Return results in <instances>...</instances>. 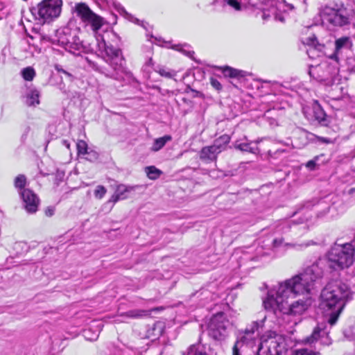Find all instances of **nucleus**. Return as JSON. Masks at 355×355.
Masks as SVG:
<instances>
[{"instance_id":"1","label":"nucleus","mask_w":355,"mask_h":355,"mask_svg":"<svg viewBox=\"0 0 355 355\" xmlns=\"http://www.w3.org/2000/svg\"><path fill=\"white\" fill-rule=\"evenodd\" d=\"M95 37V44H85L80 40L76 29L64 27L58 31V41L60 46L74 55H80L82 53H92L96 49L101 53H104L103 60L112 69L105 73L107 77L119 80L123 78L124 74H129L123 66L124 59L121 50L107 44L103 35H98Z\"/></svg>"},{"instance_id":"2","label":"nucleus","mask_w":355,"mask_h":355,"mask_svg":"<svg viewBox=\"0 0 355 355\" xmlns=\"http://www.w3.org/2000/svg\"><path fill=\"white\" fill-rule=\"evenodd\" d=\"M352 298L349 287L340 280H332L325 286L320 293V306L324 312L325 320L334 325L347 302Z\"/></svg>"},{"instance_id":"3","label":"nucleus","mask_w":355,"mask_h":355,"mask_svg":"<svg viewBox=\"0 0 355 355\" xmlns=\"http://www.w3.org/2000/svg\"><path fill=\"white\" fill-rule=\"evenodd\" d=\"M322 275L323 270L320 263L315 262L306 268L302 272L279 283L277 288L272 291L275 296L308 297L311 291L314 288L315 282L322 278Z\"/></svg>"},{"instance_id":"4","label":"nucleus","mask_w":355,"mask_h":355,"mask_svg":"<svg viewBox=\"0 0 355 355\" xmlns=\"http://www.w3.org/2000/svg\"><path fill=\"white\" fill-rule=\"evenodd\" d=\"M291 297L275 296L272 291L268 292L267 297L263 300V305L265 309L277 314V312L284 314L300 315L304 313L310 305L309 297H302L295 302H289Z\"/></svg>"},{"instance_id":"5","label":"nucleus","mask_w":355,"mask_h":355,"mask_svg":"<svg viewBox=\"0 0 355 355\" xmlns=\"http://www.w3.org/2000/svg\"><path fill=\"white\" fill-rule=\"evenodd\" d=\"M355 249L349 243L334 245L328 253L329 267L335 270L349 268L354 262Z\"/></svg>"},{"instance_id":"6","label":"nucleus","mask_w":355,"mask_h":355,"mask_svg":"<svg viewBox=\"0 0 355 355\" xmlns=\"http://www.w3.org/2000/svg\"><path fill=\"white\" fill-rule=\"evenodd\" d=\"M320 14L323 23L343 26L349 23L347 8L341 1H330L321 7Z\"/></svg>"},{"instance_id":"7","label":"nucleus","mask_w":355,"mask_h":355,"mask_svg":"<svg viewBox=\"0 0 355 355\" xmlns=\"http://www.w3.org/2000/svg\"><path fill=\"white\" fill-rule=\"evenodd\" d=\"M62 6V0H42L32 7L31 12L35 19L42 22L50 21L60 15Z\"/></svg>"},{"instance_id":"8","label":"nucleus","mask_w":355,"mask_h":355,"mask_svg":"<svg viewBox=\"0 0 355 355\" xmlns=\"http://www.w3.org/2000/svg\"><path fill=\"white\" fill-rule=\"evenodd\" d=\"M231 326L230 320L223 312L214 315L207 324L208 335L214 340H224L228 335V329Z\"/></svg>"},{"instance_id":"9","label":"nucleus","mask_w":355,"mask_h":355,"mask_svg":"<svg viewBox=\"0 0 355 355\" xmlns=\"http://www.w3.org/2000/svg\"><path fill=\"white\" fill-rule=\"evenodd\" d=\"M73 12L85 26H89L96 32L103 24V19L94 13L85 3H76L73 8Z\"/></svg>"},{"instance_id":"10","label":"nucleus","mask_w":355,"mask_h":355,"mask_svg":"<svg viewBox=\"0 0 355 355\" xmlns=\"http://www.w3.org/2000/svg\"><path fill=\"white\" fill-rule=\"evenodd\" d=\"M266 317L261 321H254L249 326H248L243 331H240L239 338L234 343L232 348V355H241L239 351V347L243 344H248L251 340L254 338V334L256 332L259 334V329L263 327V322Z\"/></svg>"},{"instance_id":"11","label":"nucleus","mask_w":355,"mask_h":355,"mask_svg":"<svg viewBox=\"0 0 355 355\" xmlns=\"http://www.w3.org/2000/svg\"><path fill=\"white\" fill-rule=\"evenodd\" d=\"M303 113L311 123H317L323 126L328 125L329 120L327 114L318 102H315L311 107L304 108Z\"/></svg>"},{"instance_id":"12","label":"nucleus","mask_w":355,"mask_h":355,"mask_svg":"<svg viewBox=\"0 0 355 355\" xmlns=\"http://www.w3.org/2000/svg\"><path fill=\"white\" fill-rule=\"evenodd\" d=\"M284 349L282 343L271 338L261 342L257 355H282Z\"/></svg>"},{"instance_id":"13","label":"nucleus","mask_w":355,"mask_h":355,"mask_svg":"<svg viewBox=\"0 0 355 355\" xmlns=\"http://www.w3.org/2000/svg\"><path fill=\"white\" fill-rule=\"evenodd\" d=\"M24 203V207L28 214H34L37 211L40 199L33 191L26 189L19 191Z\"/></svg>"},{"instance_id":"14","label":"nucleus","mask_w":355,"mask_h":355,"mask_svg":"<svg viewBox=\"0 0 355 355\" xmlns=\"http://www.w3.org/2000/svg\"><path fill=\"white\" fill-rule=\"evenodd\" d=\"M320 340L321 344L329 345L331 344V339L329 336V331L325 324H319L313 330L312 334L306 338V341L312 343Z\"/></svg>"},{"instance_id":"15","label":"nucleus","mask_w":355,"mask_h":355,"mask_svg":"<svg viewBox=\"0 0 355 355\" xmlns=\"http://www.w3.org/2000/svg\"><path fill=\"white\" fill-rule=\"evenodd\" d=\"M315 208L318 217H322L327 214L330 209V205L324 199L312 200L304 202L302 209H310Z\"/></svg>"},{"instance_id":"16","label":"nucleus","mask_w":355,"mask_h":355,"mask_svg":"<svg viewBox=\"0 0 355 355\" xmlns=\"http://www.w3.org/2000/svg\"><path fill=\"white\" fill-rule=\"evenodd\" d=\"M233 146L235 149L241 152L252 154L259 153V148L257 147V143L250 141L245 136L236 140L233 144Z\"/></svg>"},{"instance_id":"17","label":"nucleus","mask_w":355,"mask_h":355,"mask_svg":"<svg viewBox=\"0 0 355 355\" xmlns=\"http://www.w3.org/2000/svg\"><path fill=\"white\" fill-rule=\"evenodd\" d=\"M352 46V42L349 37H342L335 42V51L330 56L331 59L338 60V56L345 50H349Z\"/></svg>"},{"instance_id":"18","label":"nucleus","mask_w":355,"mask_h":355,"mask_svg":"<svg viewBox=\"0 0 355 355\" xmlns=\"http://www.w3.org/2000/svg\"><path fill=\"white\" fill-rule=\"evenodd\" d=\"M327 69L329 66L327 64L310 66L309 74L318 81H325L329 79V76L324 72Z\"/></svg>"},{"instance_id":"19","label":"nucleus","mask_w":355,"mask_h":355,"mask_svg":"<svg viewBox=\"0 0 355 355\" xmlns=\"http://www.w3.org/2000/svg\"><path fill=\"white\" fill-rule=\"evenodd\" d=\"M135 187L119 184L117 186L114 193L112 196L110 201L114 203L121 200H125L128 194L135 190Z\"/></svg>"},{"instance_id":"20","label":"nucleus","mask_w":355,"mask_h":355,"mask_svg":"<svg viewBox=\"0 0 355 355\" xmlns=\"http://www.w3.org/2000/svg\"><path fill=\"white\" fill-rule=\"evenodd\" d=\"M218 151L212 145L203 147L200 152V158L206 162L216 161Z\"/></svg>"},{"instance_id":"21","label":"nucleus","mask_w":355,"mask_h":355,"mask_svg":"<svg viewBox=\"0 0 355 355\" xmlns=\"http://www.w3.org/2000/svg\"><path fill=\"white\" fill-rule=\"evenodd\" d=\"M231 137L228 135H223L216 139L212 145L220 153L226 148V146L230 143Z\"/></svg>"},{"instance_id":"22","label":"nucleus","mask_w":355,"mask_h":355,"mask_svg":"<svg viewBox=\"0 0 355 355\" xmlns=\"http://www.w3.org/2000/svg\"><path fill=\"white\" fill-rule=\"evenodd\" d=\"M182 355H207L206 347L200 343L191 345Z\"/></svg>"},{"instance_id":"23","label":"nucleus","mask_w":355,"mask_h":355,"mask_svg":"<svg viewBox=\"0 0 355 355\" xmlns=\"http://www.w3.org/2000/svg\"><path fill=\"white\" fill-rule=\"evenodd\" d=\"M40 92L37 89H31L26 94V103L28 106H35L40 103Z\"/></svg>"},{"instance_id":"24","label":"nucleus","mask_w":355,"mask_h":355,"mask_svg":"<svg viewBox=\"0 0 355 355\" xmlns=\"http://www.w3.org/2000/svg\"><path fill=\"white\" fill-rule=\"evenodd\" d=\"M172 139L171 135H164V137L155 139L153 143L151 150L153 152L159 151L165 144Z\"/></svg>"},{"instance_id":"25","label":"nucleus","mask_w":355,"mask_h":355,"mask_svg":"<svg viewBox=\"0 0 355 355\" xmlns=\"http://www.w3.org/2000/svg\"><path fill=\"white\" fill-rule=\"evenodd\" d=\"M101 331L100 325L96 327L95 329H92V328H88L83 331V336L85 338L89 341L96 340L99 336V334Z\"/></svg>"},{"instance_id":"26","label":"nucleus","mask_w":355,"mask_h":355,"mask_svg":"<svg viewBox=\"0 0 355 355\" xmlns=\"http://www.w3.org/2000/svg\"><path fill=\"white\" fill-rule=\"evenodd\" d=\"M145 172L148 178L150 180H156L159 178L162 172L154 166H146Z\"/></svg>"},{"instance_id":"27","label":"nucleus","mask_w":355,"mask_h":355,"mask_svg":"<svg viewBox=\"0 0 355 355\" xmlns=\"http://www.w3.org/2000/svg\"><path fill=\"white\" fill-rule=\"evenodd\" d=\"M148 315V313L146 311L144 310H140V309H134V310H130L123 314H121V316H125L127 318H139L144 315Z\"/></svg>"},{"instance_id":"28","label":"nucleus","mask_w":355,"mask_h":355,"mask_svg":"<svg viewBox=\"0 0 355 355\" xmlns=\"http://www.w3.org/2000/svg\"><path fill=\"white\" fill-rule=\"evenodd\" d=\"M223 73L225 76H228L230 78H238L240 76H243L241 74L243 73L242 71H239L238 69L230 67H225L223 69Z\"/></svg>"},{"instance_id":"29","label":"nucleus","mask_w":355,"mask_h":355,"mask_svg":"<svg viewBox=\"0 0 355 355\" xmlns=\"http://www.w3.org/2000/svg\"><path fill=\"white\" fill-rule=\"evenodd\" d=\"M21 75L24 80L31 81L35 76V71L33 68L28 67L22 69Z\"/></svg>"},{"instance_id":"30","label":"nucleus","mask_w":355,"mask_h":355,"mask_svg":"<svg viewBox=\"0 0 355 355\" xmlns=\"http://www.w3.org/2000/svg\"><path fill=\"white\" fill-rule=\"evenodd\" d=\"M76 148L78 155H89L87 144L83 140H79L76 144Z\"/></svg>"},{"instance_id":"31","label":"nucleus","mask_w":355,"mask_h":355,"mask_svg":"<svg viewBox=\"0 0 355 355\" xmlns=\"http://www.w3.org/2000/svg\"><path fill=\"white\" fill-rule=\"evenodd\" d=\"M315 243L313 241H308L306 243H284V245L288 248H295L296 250H302L305 248L309 247L311 245L314 244Z\"/></svg>"},{"instance_id":"32","label":"nucleus","mask_w":355,"mask_h":355,"mask_svg":"<svg viewBox=\"0 0 355 355\" xmlns=\"http://www.w3.org/2000/svg\"><path fill=\"white\" fill-rule=\"evenodd\" d=\"M26 178L24 175H19L15 180V186L19 189V191H22L26 185Z\"/></svg>"},{"instance_id":"33","label":"nucleus","mask_w":355,"mask_h":355,"mask_svg":"<svg viewBox=\"0 0 355 355\" xmlns=\"http://www.w3.org/2000/svg\"><path fill=\"white\" fill-rule=\"evenodd\" d=\"M306 135L307 132L302 128H297L293 132V137H298L299 138L303 139L302 144L306 143Z\"/></svg>"},{"instance_id":"34","label":"nucleus","mask_w":355,"mask_h":355,"mask_svg":"<svg viewBox=\"0 0 355 355\" xmlns=\"http://www.w3.org/2000/svg\"><path fill=\"white\" fill-rule=\"evenodd\" d=\"M158 73L163 77L171 78L175 76L174 71H170L164 68H161L158 70Z\"/></svg>"},{"instance_id":"35","label":"nucleus","mask_w":355,"mask_h":355,"mask_svg":"<svg viewBox=\"0 0 355 355\" xmlns=\"http://www.w3.org/2000/svg\"><path fill=\"white\" fill-rule=\"evenodd\" d=\"M106 189L101 185H98L94 191L95 197L97 198H102L106 193Z\"/></svg>"},{"instance_id":"36","label":"nucleus","mask_w":355,"mask_h":355,"mask_svg":"<svg viewBox=\"0 0 355 355\" xmlns=\"http://www.w3.org/2000/svg\"><path fill=\"white\" fill-rule=\"evenodd\" d=\"M224 2L236 10H240L241 9V3L237 0H224Z\"/></svg>"},{"instance_id":"37","label":"nucleus","mask_w":355,"mask_h":355,"mask_svg":"<svg viewBox=\"0 0 355 355\" xmlns=\"http://www.w3.org/2000/svg\"><path fill=\"white\" fill-rule=\"evenodd\" d=\"M318 159V157H315L314 159L306 162V166L311 171L315 170L316 168Z\"/></svg>"},{"instance_id":"38","label":"nucleus","mask_w":355,"mask_h":355,"mask_svg":"<svg viewBox=\"0 0 355 355\" xmlns=\"http://www.w3.org/2000/svg\"><path fill=\"white\" fill-rule=\"evenodd\" d=\"M172 48L180 51H182L183 53H184L189 58H192L193 55L194 54V52L193 51L184 50L182 46H180V45H175Z\"/></svg>"},{"instance_id":"39","label":"nucleus","mask_w":355,"mask_h":355,"mask_svg":"<svg viewBox=\"0 0 355 355\" xmlns=\"http://www.w3.org/2000/svg\"><path fill=\"white\" fill-rule=\"evenodd\" d=\"M210 83H211V86L216 90L220 91L222 89V85H221L220 83L217 79H216L214 78H211Z\"/></svg>"},{"instance_id":"40","label":"nucleus","mask_w":355,"mask_h":355,"mask_svg":"<svg viewBox=\"0 0 355 355\" xmlns=\"http://www.w3.org/2000/svg\"><path fill=\"white\" fill-rule=\"evenodd\" d=\"M293 355H316L312 351H309L306 349H302L295 351Z\"/></svg>"},{"instance_id":"41","label":"nucleus","mask_w":355,"mask_h":355,"mask_svg":"<svg viewBox=\"0 0 355 355\" xmlns=\"http://www.w3.org/2000/svg\"><path fill=\"white\" fill-rule=\"evenodd\" d=\"M31 131V127L29 125H26L24 129L23 134L21 137V141L22 143H24L27 139L28 135L29 134Z\"/></svg>"},{"instance_id":"42","label":"nucleus","mask_w":355,"mask_h":355,"mask_svg":"<svg viewBox=\"0 0 355 355\" xmlns=\"http://www.w3.org/2000/svg\"><path fill=\"white\" fill-rule=\"evenodd\" d=\"M56 70L58 71V72H61L62 73H64V75H66L70 80H73V76L69 72L67 71L66 70L63 69L62 68L57 66L55 67Z\"/></svg>"},{"instance_id":"43","label":"nucleus","mask_w":355,"mask_h":355,"mask_svg":"<svg viewBox=\"0 0 355 355\" xmlns=\"http://www.w3.org/2000/svg\"><path fill=\"white\" fill-rule=\"evenodd\" d=\"M284 244V239L283 238H276L272 241V245L275 248H278Z\"/></svg>"},{"instance_id":"44","label":"nucleus","mask_w":355,"mask_h":355,"mask_svg":"<svg viewBox=\"0 0 355 355\" xmlns=\"http://www.w3.org/2000/svg\"><path fill=\"white\" fill-rule=\"evenodd\" d=\"M55 209L53 207H49L45 209V214L46 216H52L54 214Z\"/></svg>"},{"instance_id":"45","label":"nucleus","mask_w":355,"mask_h":355,"mask_svg":"<svg viewBox=\"0 0 355 355\" xmlns=\"http://www.w3.org/2000/svg\"><path fill=\"white\" fill-rule=\"evenodd\" d=\"M275 19L277 21L284 22L285 21V17L284 14L282 13H275Z\"/></svg>"},{"instance_id":"46","label":"nucleus","mask_w":355,"mask_h":355,"mask_svg":"<svg viewBox=\"0 0 355 355\" xmlns=\"http://www.w3.org/2000/svg\"><path fill=\"white\" fill-rule=\"evenodd\" d=\"M284 149H277V150L272 152V150H268V155L271 157L275 156L277 154L284 153Z\"/></svg>"},{"instance_id":"47","label":"nucleus","mask_w":355,"mask_h":355,"mask_svg":"<svg viewBox=\"0 0 355 355\" xmlns=\"http://www.w3.org/2000/svg\"><path fill=\"white\" fill-rule=\"evenodd\" d=\"M86 60L89 64L90 67H92L95 70H99L98 65L93 61L90 60L88 58H86Z\"/></svg>"},{"instance_id":"48","label":"nucleus","mask_w":355,"mask_h":355,"mask_svg":"<svg viewBox=\"0 0 355 355\" xmlns=\"http://www.w3.org/2000/svg\"><path fill=\"white\" fill-rule=\"evenodd\" d=\"M309 41L307 42V44L309 45L315 46V43L318 42L316 37L309 38Z\"/></svg>"},{"instance_id":"49","label":"nucleus","mask_w":355,"mask_h":355,"mask_svg":"<svg viewBox=\"0 0 355 355\" xmlns=\"http://www.w3.org/2000/svg\"><path fill=\"white\" fill-rule=\"evenodd\" d=\"M122 12L125 13V15H129L130 16V19L132 20V19H133V17H132L131 15H130L128 13L126 12V11L122 8Z\"/></svg>"},{"instance_id":"50","label":"nucleus","mask_w":355,"mask_h":355,"mask_svg":"<svg viewBox=\"0 0 355 355\" xmlns=\"http://www.w3.org/2000/svg\"><path fill=\"white\" fill-rule=\"evenodd\" d=\"M285 6L288 7L290 10H293L294 8L293 6L291 4L284 5Z\"/></svg>"},{"instance_id":"51","label":"nucleus","mask_w":355,"mask_h":355,"mask_svg":"<svg viewBox=\"0 0 355 355\" xmlns=\"http://www.w3.org/2000/svg\"><path fill=\"white\" fill-rule=\"evenodd\" d=\"M64 143L66 144V146L69 148V144H67V141H64Z\"/></svg>"},{"instance_id":"52","label":"nucleus","mask_w":355,"mask_h":355,"mask_svg":"<svg viewBox=\"0 0 355 355\" xmlns=\"http://www.w3.org/2000/svg\"><path fill=\"white\" fill-rule=\"evenodd\" d=\"M141 26H144V28H146L143 21L141 22Z\"/></svg>"},{"instance_id":"53","label":"nucleus","mask_w":355,"mask_h":355,"mask_svg":"<svg viewBox=\"0 0 355 355\" xmlns=\"http://www.w3.org/2000/svg\"><path fill=\"white\" fill-rule=\"evenodd\" d=\"M135 21V22H137V23H139V19H135V21Z\"/></svg>"},{"instance_id":"54","label":"nucleus","mask_w":355,"mask_h":355,"mask_svg":"<svg viewBox=\"0 0 355 355\" xmlns=\"http://www.w3.org/2000/svg\"><path fill=\"white\" fill-rule=\"evenodd\" d=\"M286 225H287V226H288V227H290V222H287V223H286Z\"/></svg>"},{"instance_id":"55","label":"nucleus","mask_w":355,"mask_h":355,"mask_svg":"<svg viewBox=\"0 0 355 355\" xmlns=\"http://www.w3.org/2000/svg\"><path fill=\"white\" fill-rule=\"evenodd\" d=\"M263 19L267 18V16H266V15H265V14H263Z\"/></svg>"},{"instance_id":"56","label":"nucleus","mask_w":355,"mask_h":355,"mask_svg":"<svg viewBox=\"0 0 355 355\" xmlns=\"http://www.w3.org/2000/svg\"><path fill=\"white\" fill-rule=\"evenodd\" d=\"M155 40H158V41H160L161 40L160 39H157V37H155Z\"/></svg>"}]
</instances>
